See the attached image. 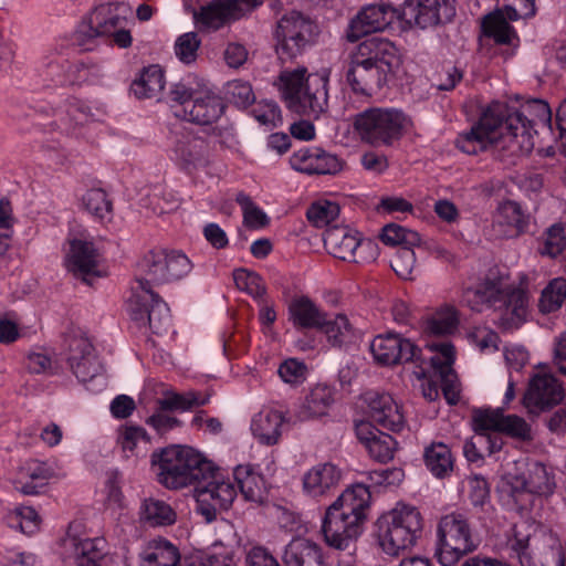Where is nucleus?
Segmentation results:
<instances>
[{
    "mask_svg": "<svg viewBox=\"0 0 566 566\" xmlns=\"http://www.w3.org/2000/svg\"><path fill=\"white\" fill-rule=\"evenodd\" d=\"M370 350L378 363L387 366L421 360L420 349L409 339L394 333L375 337Z\"/></svg>",
    "mask_w": 566,
    "mask_h": 566,
    "instance_id": "f3484780",
    "label": "nucleus"
},
{
    "mask_svg": "<svg viewBox=\"0 0 566 566\" xmlns=\"http://www.w3.org/2000/svg\"><path fill=\"white\" fill-rule=\"evenodd\" d=\"M178 548L167 541H154L139 554V566H177Z\"/></svg>",
    "mask_w": 566,
    "mask_h": 566,
    "instance_id": "72a5a7b5",
    "label": "nucleus"
},
{
    "mask_svg": "<svg viewBox=\"0 0 566 566\" xmlns=\"http://www.w3.org/2000/svg\"><path fill=\"white\" fill-rule=\"evenodd\" d=\"M432 348L438 350L442 357H439L438 355L432 356L430 358V364L434 368L436 371L439 373L440 377L448 378L449 376H452V368L451 365L454 360V347L450 343H440L432 345Z\"/></svg>",
    "mask_w": 566,
    "mask_h": 566,
    "instance_id": "e2e57ef3",
    "label": "nucleus"
},
{
    "mask_svg": "<svg viewBox=\"0 0 566 566\" xmlns=\"http://www.w3.org/2000/svg\"><path fill=\"white\" fill-rule=\"evenodd\" d=\"M233 280L238 289L253 297H262L266 292L262 277L255 272L238 269L233 272Z\"/></svg>",
    "mask_w": 566,
    "mask_h": 566,
    "instance_id": "bf43d9fd",
    "label": "nucleus"
},
{
    "mask_svg": "<svg viewBox=\"0 0 566 566\" xmlns=\"http://www.w3.org/2000/svg\"><path fill=\"white\" fill-rule=\"evenodd\" d=\"M175 153L182 168L192 170L208 164L209 145L205 138L188 134L177 142Z\"/></svg>",
    "mask_w": 566,
    "mask_h": 566,
    "instance_id": "bb28decb",
    "label": "nucleus"
},
{
    "mask_svg": "<svg viewBox=\"0 0 566 566\" xmlns=\"http://www.w3.org/2000/svg\"><path fill=\"white\" fill-rule=\"evenodd\" d=\"M145 277L137 279L140 289H150L151 284L159 285L180 280L192 269L191 261L180 251H150L143 260Z\"/></svg>",
    "mask_w": 566,
    "mask_h": 566,
    "instance_id": "1a4fd4ad",
    "label": "nucleus"
},
{
    "mask_svg": "<svg viewBox=\"0 0 566 566\" xmlns=\"http://www.w3.org/2000/svg\"><path fill=\"white\" fill-rule=\"evenodd\" d=\"M395 20H401V9L388 3H374L363 8L352 20L347 40L356 42L360 38L386 30Z\"/></svg>",
    "mask_w": 566,
    "mask_h": 566,
    "instance_id": "ddd939ff",
    "label": "nucleus"
},
{
    "mask_svg": "<svg viewBox=\"0 0 566 566\" xmlns=\"http://www.w3.org/2000/svg\"><path fill=\"white\" fill-rule=\"evenodd\" d=\"M289 315L296 328H315L324 326L327 313L321 310L310 297L298 296L291 301Z\"/></svg>",
    "mask_w": 566,
    "mask_h": 566,
    "instance_id": "c85d7f7f",
    "label": "nucleus"
},
{
    "mask_svg": "<svg viewBox=\"0 0 566 566\" xmlns=\"http://www.w3.org/2000/svg\"><path fill=\"white\" fill-rule=\"evenodd\" d=\"M494 227L500 228L501 235L517 237L525 228L526 222L521 206L507 200L500 205L494 217Z\"/></svg>",
    "mask_w": 566,
    "mask_h": 566,
    "instance_id": "2f4dec72",
    "label": "nucleus"
},
{
    "mask_svg": "<svg viewBox=\"0 0 566 566\" xmlns=\"http://www.w3.org/2000/svg\"><path fill=\"white\" fill-rule=\"evenodd\" d=\"M282 423L283 417L279 411L259 412L252 421L251 430L261 442L271 446L277 442Z\"/></svg>",
    "mask_w": 566,
    "mask_h": 566,
    "instance_id": "e433bc0d",
    "label": "nucleus"
},
{
    "mask_svg": "<svg viewBox=\"0 0 566 566\" xmlns=\"http://www.w3.org/2000/svg\"><path fill=\"white\" fill-rule=\"evenodd\" d=\"M146 423L154 428L160 436L181 426V421L178 418L171 416L170 412L161 411L158 407H156L154 413L146 419Z\"/></svg>",
    "mask_w": 566,
    "mask_h": 566,
    "instance_id": "774afa93",
    "label": "nucleus"
},
{
    "mask_svg": "<svg viewBox=\"0 0 566 566\" xmlns=\"http://www.w3.org/2000/svg\"><path fill=\"white\" fill-rule=\"evenodd\" d=\"M318 32L317 24L297 11L283 15L274 33L280 62L285 64L301 56L315 42Z\"/></svg>",
    "mask_w": 566,
    "mask_h": 566,
    "instance_id": "423d86ee",
    "label": "nucleus"
},
{
    "mask_svg": "<svg viewBox=\"0 0 566 566\" xmlns=\"http://www.w3.org/2000/svg\"><path fill=\"white\" fill-rule=\"evenodd\" d=\"M505 286L501 279H485L476 287L463 292V302L475 312H482L484 307L499 311Z\"/></svg>",
    "mask_w": 566,
    "mask_h": 566,
    "instance_id": "393cba45",
    "label": "nucleus"
},
{
    "mask_svg": "<svg viewBox=\"0 0 566 566\" xmlns=\"http://www.w3.org/2000/svg\"><path fill=\"white\" fill-rule=\"evenodd\" d=\"M340 476L333 463H319L304 474L303 489L310 496H324L338 486Z\"/></svg>",
    "mask_w": 566,
    "mask_h": 566,
    "instance_id": "a878e982",
    "label": "nucleus"
},
{
    "mask_svg": "<svg viewBox=\"0 0 566 566\" xmlns=\"http://www.w3.org/2000/svg\"><path fill=\"white\" fill-rule=\"evenodd\" d=\"M370 419L384 429L398 432L405 418L398 403L387 392L368 391L364 395Z\"/></svg>",
    "mask_w": 566,
    "mask_h": 566,
    "instance_id": "aec40b11",
    "label": "nucleus"
},
{
    "mask_svg": "<svg viewBox=\"0 0 566 566\" xmlns=\"http://www.w3.org/2000/svg\"><path fill=\"white\" fill-rule=\"evenodd\" d=\"M150 297V310L148 311L147 322L155 334H160L167 329L170 321L169 308L167 304L154 293L150 289H143Z\"/></svg>",
    "mask_w": 566,
    "mask_h": 566,
    "instance_id": "49530a36",
    "label": "nucleus"
},
{
    "mask_svg": "<svg viewBox=\"0 0 566 566\" xmlns=\"http://www.w3.org/2000/svg\"><path fill=\"white\" fill-rule=\"evenodd\" d=\"M75 525L71 524L67 536L63 541L66 558L74 559L77 566H101L104 558L105 541L103 538L82 537L73 533Z\"/></svg>",
    "mask_w": 566,
    "mask_h": 566,
    "instance_id": "412c9836",
    "label": "nucleus"
},
{
    "mask_svg": "<svg viewBox=\"0 0 566 566\" xmlns=\"http://www.w3.org/2000/svg\"><path fill=\"white\" fill-rule=\"evenodd\" d=\"M333 401L332 389L326 385H316L311 389L304 402L300 406L296 418L300 421H306L322 417L326 415Z\"/></svg>",
    "mask_w": 566,
    "mask_h": 566,
    "instance_id": "473e14b6",
    "label": "nucleus"
},
{
    "mask_svg": "<svg viewBox=\"0 0 566 566\" xmlns=\"http://www.w3.org/2000/svg\"><path fill=\"white\" fill-rule=\"evenodd\" d=\"M234 480L245 501L261 504L266 499V486L263 476L254 472L250 464L234 469Z\"/></svg>",
    "mask_w": 566,
    "mask_h": 566,
    "instance_id": "c756f323",
    "label": "nucleus"
},
{
    "mask_svg": "<svg viewBox=\"0 0 566 566\" xmlns=\"http://www.w3.org/2000/svg\"><path fill=\"white\" fill-rule=\"evenodd\" d=\"M381 241L391 247L419 245L420 234L413 230L403 228L396 223L386 224L380 234Z\"/></svg>",
    "mask_w": 566,
    "mask_h": 566,
    "instance_id": "de8ad7c7",
    "label": "nucleus"
},
{
    "mask_svg": "<svg viewBox=\"0 0 566 566\" xmlns=\"http://www.w3.org/2000/svg\"><path fill=\"white\" fill-rule=\"evenodd\" d=\"M566 248V233L563 223H554L551 226L544 238V244L539 249L542 255L555 258L560 254Z\"/></svg>",
    "mask_w": 566,
    "mask_h": 566,
    "instance_id": "6e6d98bb",
    "label": "nucleus"
},
{
    "mask_svg": "<svg viewBox=\"0 0 566 566\" xmlns=\"http://www.w3.org/2000/svg\"><path fill=\"white\" fill-rule=\"evenodd\" d=\"M369 489L364 484H355L346 489L331 505H336L340 512L348 516L360 517L363 524L366 515L365 510L370 503Z\"/></svg>",
    "mask_w": 566,
    "mask_h": 566,
    "instance_id": "7c9ffc66",
    "label": "nucleus"
},
{
    "mask_svg": "<svg viewBox=\"0 0 566 566\" xmlns=\"http://www.w3.org/2000/svg\"><path fill=\"white\" fill-rule=\"evenodd\" d=\"M327 342L335 347H342L353 340L355 331L349 319L344 314H337L334 318L325 317L324 326L319 327Z\"/></svg>",
    "mask_w": 566,
    "mask_h": 566,
    "instance_id": "58836bf2",
    "label": "nucleus"
},
{
    "mask_svg": "<svg viewBox=\"0 0 566 566\" xmlns=\"http://www.w3.org/2000/svg\"><path fill=\"white\" fill-rule=\"evenodd\" d=\"M436 557L442 566H452L474 552L479 542L465 515L453 512L442 516L437 528Z\"/></svg>",
    "mask_w": 566,
    "mask_h": 566,
    "instance_id": "39448f33",
    "label": "nucleus"
},
{
    "mask_svg": "<svg viewBox=\"0 0 566 566\" xmlns=\"http://www.w3.org/2000/svg\"><path fill=\"white\" fill-rule=\"evenodd\" d=\"M319 154L321 148L318 147L302 148L293 153L290 158V164L293 169L312 175L315 171V166L317 164Z\"/></svg>",
    "mask_w": 566,
    "mask_h": 566,
    "instance_id": "0e129e2a",
    "label": "nucleus"
},
{
    "mask_svg": "<svg viewBox=\"0 0 566 566\" xmlns=\"http://www.w3.org/2000/svg\"><path fill=\"white\" fill-rule=\"evenodd\" d=\"M484 33L499 44H510L515 35L513 28L506 21L502 11L488 14L483 19Z\"/></svg>",
    "mask_w": 566,
    "mask_h": 566,
    "instance_id": "c03bdc74",
    "label": "nucleus"
},
{
    "mask_svg": "<svg viewBox=\"0 0 566 566\" xmlns=\"http://www.w3.org/2000/svg\"><path fill=\"white\" fill-rule=\"evenodd\" d=\"M306 216L315 227L323 228L339 216V206L332 201L316 202L308 208Z\"/></svg>",
    "mask_w": 566,
    "mask_h": 566,
    "instance_id": "13d9d810",
    "label": "nucleus"
},
{
    "mask_svg": "<svg viewBox=\"0 0 566 566\" xmlns=\"http://www.w3.org/2000/svg\"><path fill=\"white\" fill-rule=\"evenodd\" d=\"M423 460L427 469L437 478L449 476L453 471V458L449 447L442 442H432L424 449Z\"/></svg>",
    "mask_w": 566,
    "mask_h": 566,
    "instance_id": "c9c22d12",
    "label": "nucleus"
},
{
    "mask_svg": "<svg viewBox=\"0 0 566 566\" xmlns=\"http://www.w3.org/2000/svg\"><path fill=\"white\" fill-rule=\"evenodd\" d=\"M201 41L196 32H187L178 36L175 43V53L177 57L190 64L196 61Z\"/></svg>",
    "mask_w": 566,
    "mask_h": 566,
    "instance_id": "052dcab7",
    "label": "nucleus"
},
{
    "mask_svg": "<svg viewBox=\"0 0 566 566\" xmlns=\"http://www.w3.org/2000/svg\"><path fill=\"white\" fill-rule=\"evenodd\" d=\"M119 8L120 4L112 3L95 8L78 25L75 32L76 43L85 50H91L95 39L111 36L123 20L118 13Z\"/></svg>",
    "mask_w": 566,
    "mask_h": 566,
    "instance_id": "f8f14e48",
    "label": "nucleus"
},
{
    "mask_svg": "<svg viewBox=\"0 0 566 566\" xmlns=\"http://www.w3.org/2000/svg\"><path fill=\"white\" fill-rule=\"evenodd\" d=\"M209 401V395L202 396L196 391L186 394L166 392L164 398L157 400V407L161 411H186L196 406H205Z\"/></svg>",
    "mask_w": 566,
    "mask_h": 566,
    "instance_id": "a19ab883",
    "label": "nucleus"
},
{
    "mask_svg": "<svg viewBox=\"0 0 566 566\" xmlns=\"http://www.w3.org/2000/svg\"><path fill=\"white\" fill-rule=\"evenodd\" d=\"M40 522L38 512L30 506L17 509L14 515L10 517L11 526L19 527L22 533L29 535L38 531Z\"/></svg>",
    "mask_w": 566,
    "mask_h": 566,
    "instance_id": "680f3d73",
    "label": "nucleus"
},
{
    "mask_svg": "<svg viewBox=\"0 0 566 566\" xmlns=\"http://www.w3.org/2000/svg\"><path fill=\"white\" fill-rule=\"evenodd\" d=\"M552 112L542 99H533L523 111L510 113L506 105L492 103L471 129L457 139V146L475 155L491 149L501 160L507 156L528 154L534 148V127L549 124Z\"/></svg>",
    "mask_w": 566,
    "mask_h": 566,
    "instance_id": "f257e3e1",
    "label": "nucleus"
},
{
    "mask_svg": "<svg viewBox=\"0 0 566 566\" xmlns=\"http://www.w3.org/2000/svg\"><path fill=\"white\" fill-rule=\"evenodd\" d=\"M499 433L518 441H531L532 429L526 420L516 415H503Z\"/></svg>",
    "mask_w": 566,
    "mask_h": 566,
    "instance_id": "5fc2aeb1",
    "label": "nucleus"
},
{
    "mask_svg": "<svg viewBox=\"0 0 566 566\" xmlns=\"http://www.w3.org/2000/svg\"><path fill=\"white\" fill-rule=\"evenodd\" d=\"M361 528L360 517L348 516L336 505H329L326 509L322 532L327 545L346 549L360 535Z\"/></svg>",
    "mask_w": 566,
    "mask_h": 566,
    "instance_id": "dca6fc26",
    "label": "nucleus"
},
{
    "mask_svg": "<svg viewBox=\"0 0 566 566\" xmlns=\"http://www.w3.org/2000/svg\"><path fill=\"white\" fill-rule=\"evenodd\" d=\"M67 363L72 373L82 382L93 379L102 370L92 343L84 336L71 337Z\"/></svg>",
    "mask_w": 566,
    "mask_h": 566,
    "instance_id": "6ab92c4d",
    "label": "nucleus"
},
{
    "mask_svg": "<svg viewBox=\"0 0 566 566\" xmlns=\"http://www.w3.org/2000/svg\"><path fill=\"white\" fill-rule=\"evenodd\" d=\"M323 240L328 252L344 261L369 262L378 256V244L370 239L360 238L357 231L348 227L327 228Z\"/></svg>",
    "mask_w": 566,
    "mask_h": 566,
    "instance_id": "6e6552de",
    "label": "nucleus"
},
{
    "mask_svg": "<svg viewBox=\"0 0 566 566\" xmlns=\"http://www.w3.org/2000/svg\"><path fill=\"white\" fill-rule=\"evenodd\" d=\"M164 85L163 70L158 65H149L132 83L130 90L137 98H154L161 93Z\"/></svg>",
    "mask_w": 566,
    "mask_h": 566,
    "instance_id": "4c0bfd02",
    "label": "nucleus"
},
{
    "mask_svg": "<svg viewBox=\"0 0 566 566\" xmlns=\"http://www.w3.org/2000/svg\"><path fill=\"white\" fill-rule=\"evenodd\" d=\"M263 0H212L193 11V20L201 32H211L241 19Z\"/></svg>",
    "mask_w": 566,
    "mask_h": 566,
    "instance_id": "9d476101",
    "label": "nucleus"
},
{
    "mask_svg": "<svg viewBox=\"0 0 566 566\" xmlns=\"http://www.w3.org/2000/svg\"><path fill=\"white\" fill-rule=\"evenodd\" d=\"M401 20L421 29L450 22L455 15V0H405Z\"/></svg>",
    "mask_w": 566,
    "mask_h": 566,
    "instance_id": "9b49d317",
    "label": "nucleus"
},
{
    "mask_svg": "<svg viewBox=\"0 0 566 566\" xmlns=\"http://www.w3.org/2000/svg\"><path fill=\"white\" fill-rule=\"evenodd\" d=\"M397 441L387 433L378 432L377 437L366 447L369 455L381 463L394 459Z\"/></svg>",
    "mask_w": 566,
    "mask_h": 566,
    "instance_id": "4d7b16f0",
    "label": "nucleus"
},
{
    "mask_svg": "<svg viewBox=\"0 0 566 566\" xmlns=\"http://www.w3.org/2000/svg\"><path fill=\"white\" fill-rule=\"evenodd\" d=\"M140 518L150 526L171 525L176 522V513L166 502L150 497L142 504Z\"/></svg>",
    "mask_w": 566,
    "mask_h": 566,
    "instance_id": "ea45409f",
    "label": "nucleus"
},
{
    "mask_svg": "<svg viewBox=\"0 0 566 566\" xmlns=\"http://www.w3.org/2000/svg\"><path fill=\"white\" fill-rule=\"evenodd\" d=\"M406 124L407 117L398 109L371 107L356 115L354 127L363 142L378 147L400 139Z\"/></svg>",
    "mask_w": 566,
    "mask_h": 566,
    "instance_id": "0eeeda50",
    "label": "nucleus"
},
{
    "mask_svg": "<svg viewBox=\"0 0 566 566\" xmlns=\"http://www.w3.org/2000/svg\"><path fill=\"white\" fill-rule=\"evenodd\" d=\"M142 439H148L144 428L138 426H125L118 431L117 443L122 447L123 452L133 453L138 441Z\"/></svg>",
    "mask_w": 566,
    "mask_h": 566,
    "instance_id": "338daca9",
    "label": "nucleus"
},
{
    "mask_svg": "<svg viewBox=\"0 0 566 566\" xmlns=\"http://www.w3.org/2000/svg\"><path fill=\"white\" fill-rule=\"evenodd\" d=\"M197 512L210 523L217 518V514L228 510L233 503L237 491L232 483L217 481L214 476L195 489Z\"/></svg>",
    "mask_w": 566,
    "mask_h": 566,
    "instance_id": "4468645a",
    "label": "nucleus"
},
{
    "mask_svg": "<svg viewBox=\"0 0 566 566\" xmlns=\"http://www.w3.org/2000/svg\"><path fill=\"white\" fill-rule=\"evenodd\" d=\"M458 325L457 313L453 308H447L437 313L424 324V332L430 335H448L451 334Z\"/></svg>",
    "mask_w": 566,
    "mask_h": 566,
    "instance_id": "603ef678",
    "label": "nucleus"
},
{
    "mask_svg": "<svg viewBox=\"0 0 566 566\" xmlns=\"http://www.w3.org/2000/svg\"><path fill=\"white\" fill-rule=\"evenodd\" d=\"M282 560L285 566H324L322 548L306 538H294L285 547Z\"/></svg>",
    "mask_w": 566,
    "mask_h": 566,
    "instance_id": "cd10ccee",
    "label": "nucleus"
},
{
    "mask_svg": "<svg viewBox=\"0 0 566 566\" xmlns=\"http://www.w3.org/2000/svg\"><path fill=\"white\" fill-rule=\"evenodd\" d=\"M357 59L381 67L384 73L392 72L399 64L397 48L386 39L373 36L364 40L357 46L354 54Z\"/></svg>",
    "mask_w": 566,
    "mask_h": 566,
    "instance_id": "5701e85b",
    "label": "nucleus"
},
{
    "mask_svg": "<svg viewBox=\"0 0 566 566\" xmlns=\"http://www.w3.org/2000/svg\"><path fill=\"white\" fill-rule=\"evenodd\" d=\"M375 527L381 549L390 556H398L416 543L422 530V516L416 507L403 505L382 514Z\"/></svg>",
    "mask_w": 566,
    "mask_h": 566,
    "instance_id": "20e7f679",
    "label": "nucleus"
},
{
    "mask_svg": "<svg viewBox=\"0 0 566 566\" xmlns=\"http://www.w3.org/2000/svg\"><path fill=\"white\" fill-rule=\"evenodd\" d=\"M501 301L499 311H505L506 314L510 313L512 318L522 319L525 316L527 296L522 290L505 286Z\"/></svg>",
    "mask_w": 566,
    "mask_h": 566,
    "instance_id": "864d4df0",
    "label": "nucleus"
},
{
    "mask_svg": "<svg viewBox=\"0 0 566 566\" xmlns=\"http://www.w3.org/2000/svg\"><path fill=\"white\" fill-rule=\"evenodd\" d=\"M346 81L354 93L370 96L387 82L381 67L366 63L353 55L346 72Z\"/></svg>",
    "mask_w": 566,
    "mask_h": 566,
    "instance_id": "4be33fe9",
    "label": "nucleus"
},
{
    "mask_svg": "<svg viewBox=\"0 0 566 566\" xmlns=\"http://www.w3.org/2000/svg\"><path fill=\"white\" fill-rule=\"evenodd\" d=\"M243 210V222L250 229H261L269 224L270 219L265 212L256 207L244 192H239L235 198Z\"/></svg>",
    "mask_w": 566,
    "mask_h": 566,
    "instance_id": "3c124183",
    "label": "nucleus"
},
{
    "mask_svg": "<svg viewBox=\"0 0 566 566\" xmlns=\"http://www.w3.org/2000/svg\"><path fill=\"white\" fill-rule=\"evenodd\" d=\"M82 206L94 218L101 221H111L113 205L106 192L102 189H91L82 197Z\"/></svg>",
    "mask_w": 566,
    "mask_h": 566,
    "instance_id": "37998d69",
    "label": "nucleus"
},
{
    "mask_svg": "<svg viewBox=\"0 0 566 566\" xmlns=\"http://www.w3.org/2000/svg\"><path fill=\"white\" fill-rule=\"evenodd\" d=\"M227 95L230 102L239 107H248L255 99L250 83L241 80H234L227 84Z\"/></svg>",
    "mask_w": 566,
    "mask_h": 566,
    "instance_id": "69168bd1",
    "label": "nucleus"
},
{
    "mask_svg": "<svg viewBox=\"0 0 566 566\" xmlns=\"http://www.w3.org/2000/svg\"><path fill=\"white\" fill-rule=\"evenodd\" d=\"M503 410L497 409H475L472 413L473 430L478 434L489 433L490 431L499 432Z\"/></svg>",
    "mask_w": 566,
    "mask_h": 566,
    "instance_id": "8fccbe9b",
    "label": "nucleus"
},
{
    "mask_svg": "<svg viewBox=\"0 0 566 566\" xmlns=\"http://www.w3.org/2000/svg\"><path fill=\"white\" fill-rule=\"evenodd\" d=\"M566 298V280L554 279L543 290L538 307L542 313H552L562 307Z\"/></svg>",
    "mask_w": 566,
    "mask_h": 566,
    "instance_id": "a18cd8bd",
    "label": "nucleus"
},
{
    "mask_svg": "<svg viewBox=\"0 0 566 566\" xmlns=\"http://www.w3.org/2000/svg\"><path fill=\"white\" fill-rule=\"evenodd\" d=\"M223 111L222 99L211 92H206L196 94L184 114L176 113V115L198 125H210L220 118Z\"/></svg>",
    "mask_w": 566,
    "mask_h": 566,
    "instance_id": "b1692460",
    "label": "nucleus"
},
{
    "mask_svg": "<svg viewBox=\"0 0 566 566\" xmlns=\"http://www.w3.org/2000/svg\"><path fill=\"white\" fill-rule=\"evenodd\" d=\"M329 69L308 73L305 66L284 69L279 74V90L286 107L295 114L318 118L327 109Z\"/></svg>",
    "mask_w": 566,
    "mask_h": 566,
    "instance_id": "f03ea898",
    "label": "nucleus"
},
{
    "mask_svg": "<svg viewBox=\"0 0 566 566\" xmlns=\"http://www.w3.org/2000/svg\"><path fill=\"white\" fill-rule=\"evenodd\" d=\"M565 391L562 384L551 374H536L531 378L523 403L531 411H544L560 403Z\"/></svg>",
    "mask_w": 566,
    "mask_h": 566,
    "instance_id": "a211bd4d",
    "label": "nucleus"
},
{
    "mask_svg": "<svg viewBox=\"0 0 566 566\" xmlns=\"http://www.w3.org/2000/svg\"><path fill=\"white\" fill-rule=\"evenodd\" d=\"M415 245H405L396 249L390 261V266L395 273L403 280H412L416 270Z\"/></svg>",
    "mask_w": 566,
    "mask_h": 566,
    "instance_id": "09e8293b",
    "label": "nucleus"
},
{
    "mask_svg": "<svg viewBox=\"0 0 566 566\" xmlns=\"http://www.w3.org/2000/svg\"><path fill=\"white\" fill-rule=\"evenodd\" d=\"M102 260L99 250L92 241L82 239L70 241V250L65 259L66 268L69 272L87 285H92L94 279L103 275V271L99 269Z\"/></svg>",
    "mask_w": 566,
    "mask_h": 566,
    "instance_id": "2eb2a0df",
    "label": "nucleus"
},
{
    "mask_svg": "<svg viewBox=\"0 0 566 566\" xmlns=\"http://www.w3.org/2000/svg\"><path fill=\"white\" fill-rule=\"evenodd\" d=\"M158 467V481L167 489L201 484L213 478L216 469L202 454L190 447L171 446L151 455Z\"/></svg>",
    "mask_w": 566,
    "mask_h": 566,
    "instance_id": "7ed1b4c3",
    "label": "nucleus"
},
{
    "mask_svg": "<svg viewBox=\"0 0 566 566\" xmlns=\"http://www.w3.org/2000/svg\"><path fill=\"white\" fill-rule=\"evenodd\" d=\"M521 566H566V553L560 547L551 548L543 556L535 558L530 551L528 537L517 538L512 546Z\"/></svg>",
    "mask_w": 566,
    "mask_h": 566,
    "instance_id": "f704fd0d",
    "label": "nucleus"
},
{
    "mask_svg": "<svg viewBox=\"0 0 566 566\" xmlns=\"http://www.w3.org/2000/svg\"><path fill=\"white\" fill-rule=\"evenodd\" d=\"M555 483L546 467L534 462L530 465L527 476L522 481V488L533 494L549 495L553 493Z\"/></svg>",
    "mask_w": 566,
    "mask_h": 566,
    "instance_id": "79ce46f5",
    "label": "nucleus"
}]
</instances>
